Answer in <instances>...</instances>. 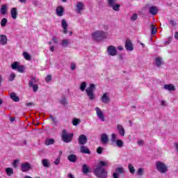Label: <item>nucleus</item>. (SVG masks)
I'll return each instance as SVG.
<instances>
[{"mask_svg":"<svg viewBox=\"0 0 178 178\" xmlns=\"http://www.w3.org/2000/svg\"><path fill=\"white\" fill-rule=\"evenodd\" d=\"M102 166H108V161H99L98 165H95L93 172L97 177L106 178L108 177V171Z\"/></svg>","mask_w":178,"mask_h":178,"instance_id":"f257e3e1","label":"nucleus"},{"mask_svg":"<svg viewBox=\"0 0 178 178\" xmlns=\"http://www.w3.org/2000/svg\"><path fill=\"white\" fill-rule=\"evenodd\" d=\"M92 37L95 41H102L108 38V33L104 31H96L92 33Z\"/></svg>","mask_w":178,"mask_h":178,"instance_id":"f03ea898","label":"nucleus"},{"mask_svg":"<svg viewBox=\"0 0 178 178\" xmlns=\"http://www.w3.org/2000/svg\"><path fill=\"white\" fill-rule=\"evenodd\" d=\"M156 169L160 173H166L168 170V165L165 163L161 161L156 162Z\"/></svg>","mask_w":178,"mask_h":178,"instance_id":"7ed1b4c3","label":"nucleus"},{"mask_svg":"<svg viewBox=\"0 0 178 178\" xmlns=\"http://www.w3.org/2000/svg\"><path fill=\"white\" fill-rule=\"evenodd\" d=\"M61 137L64 143H72V140H73V133L67 134L66 129H63Z\"/></svg>","mask_w":178,"mask_h":178,"instance_id":"20e7f679","label":"nucleus"},{"mask_svg":"<svg viewBox=\"0 0 178 178\" xmlns=\"http://www.w3.org/2000/svg\"><path fill=\"white\" fill-rule=\"evenodd\" d=\"M95 90V85L94 83H90L89 87H88L86 90V92L90 99H95V96L94 95V90Z\"/></svg>","mask_w":178,"mask_h":178,"instance_id":"39448f33","label":"nucleus"},{"mask_svg":"<svg viewBox=\"0 0 178 178\" xmlns=\"http://www.w3.org/2000/svg\"><path fill=\"white\" fill-rule=\"evenodd\" d=\"M107 51L108 55L111 56H115V55H118V50L116 49V47L113 45L108 47Z\"/></svg>","mask_w":178,"mask_h":178,"instance_id":"423d86ee","label":"nucleus"},{"mask_svg":"<svg viewBox=\"0 0 178 178\" xmlns=\"http://www.w3.org/2000/svg\"><path fill=\"white\" fill-rule=\"evenodd\" d=\"M97 118H99V120L102 122H105V115H104V112L99 107L95 108Z\"/></svg>","mask_w":178,"mask_h":178,"instance_id":"0eeeda50","label":"nucleus"},{"mask_svg":"<svg viewBox=\"0 0 178 178\" xmlns=\"http://www.w3.org/2000/svg\"><path fill=\"white\" fill-rule=\"evenodd\" d=\"M78 141L80 145H85V144H87L88 141L87 136L86 135H80Z\"/></svg>","mask_w":178,"mask_h":178,"instance_id":"6e6552de","label":"nucleus"},{"mask_svg":"<svg viewBox=\"0 0 178 178\" xmlns=\"http://www.w3.org/2000/svg\"><path fill=\"white\" fill-rule=\"evenodd\" d=\"M31 169V165L29 163H24L21 165L22 172H29Z\"/></svg>","mask_w":178,"mask_h":178,"instance_id":"1a4fd4ad","label":"nucleus"},{"mask_svg":"<svg viewBox=\"0 0 178 178\" xmlns=\"http://www.w3.org/2000/svg\"><path fill=\"white\" fill-rule=\"evenodd\" d=\"M125 49L127 51H133L134 49L133 48V44L131 43V40L127 39L125 42Z\"/></svg>","mask_w":178,"mask_h":178,"instance_id":"9d476101","label":"nucleus"},{"mask_svg":"<svg viewBox=\"0 0 178 178\" xmlns=\"http://www.w3.org/2000/svg\"><path fill=\"white\" fill-rule=\"evenodd\" d=\"M61 27H63L64 34H67V30L69 28L67 27V22H66V19H62Z\"/></svg>","mask_w":178,"mask_h":178,"instance_id":"9b49d317","label":"nucleus"},{"mask_svg":"<svg viewBox=\"0 0 178 178\" xmlns=\"http://www.w3.org/2000/svg\"><path fill=\"white\" fill-rule=\"evenodd\" d=\"M117 130L118 131L120 136H121L122 137H124L125 131H124V128L123 127V125L118 124Z\"/></svg>","mask_w":178,"mask_h":178,"instance_id":"f8f14e48","label":"nucleus"},{"mask_svg":"<svg viewBox=\"0 0 178 178\" xmlns=\"http://www.w3.org/2000/svg\"><path fill=\"white\" fill-rule=\"evenodd\" d=\"M76 8L77 13H81V10H84V4L81 2H78Z\"/></svg>","mask_w":178,"mask_h":178,"instance_id":"ddd939ff","label":"nucleus"},{"mask_svg":"<svg viewBox=\"0 0 178 178\" xmlns=\"http://www.w3.org/2000/svg\"><path fill=\"white\" fill-rule=\"evenodd\" d=\"M63 12H65V9L62 6H58L56 9V13L57 16H63Z\"/></svg>","mask_w":178,"mask_h":178,"instance_id":"4468645a","label":"nucleus"},{"mask_svg":"<svg viewBox=\"0 0 178 178\" xmlns=\"http://www.w3.org/2000/svg\"><path fill=\"white\" fill-rule=\"evenodd\" d=\"M164 90H167L168 91H175L176 88H175V86L173 84H166L163 86Z\"/></svg>","mask_w":178,"mask_h":178,"instance_id":"2eb2a0df","label":"nucleus"},{"mask_svg":"<svg viewBox=\"0 0 178 178\" xmlns=\"http://www.w3.org/2000/svg\"><path fill=\"white\" fill-rule=\"evenodd\" d=\"M0 44L1 45H6L8 44V38L5 35H1L0 36Z\"/></svg>","mask_w":178,"mask_h":178,"instance_id":"dca6fc26","label":"nucleus"},{"mask_svg":"<svg viewBox=\"0 0 178 178\" xmlns=\"http://www.w3.org/2000/svg\"><path fill=\"white\" fill-rule=\"evenodd\" d=\"M102 100V102H104V104H108V102L111 101V99H109V96H108V93L103 94Z\"/></svg>","mask_w":178,"mask_h":178,"instance_id":"f3484780","label":"nucleus"},{"mask_svg":"<svg viewBox=\"0 0 178 178\" xmlns=\"http://www.w3.org/2000/svg\"><path fill=\"white\" fill-rule=\"evenodd\" d=\"M158 13V7L156 6H152L149 8V14L155 15Z\"/></svg>","mask_w":178,"mask_h":178,"instance_id":"a211bd4d","label":"nucleus"},{"mask_svg":"<svg viewBox=\"0 0 178 178\" xmlns=\"http://www.w3.org/2000/svg\"><path fill=\"white\" fill-rule=\"evenodd\" d=\"M81 152L82 154H91L90 149L84 145L81 146Z\"/></svg>","mask_w":178,"mask_h":178,"instance_id":"6ab92c4d","label":"nucleus"},{"mask_svg":"<svg viewBox=\"0 0 178 178\" xmlns=\"http://www.w3.org/2000/svg\"><path fill=\"white\" fill-rule=\"evenodd\" d=\"M108 138L106 134H103L101 137V141L102 144H106L108 143Z\"/></svg>","mask_w":178,"mask_h":178,"instance_id":"aec40b11","label":"nucleus"},{"mask_svg":"<svg viewBox=\"0 0 178 178\" xmlns=\"http://www.w3.org/2000/svg\"><path fill=\"white\" fill-rule=\"evenodd\" d=\"M10 13L13 19H16V18L17 17V9H16V8H12Z\"/></svg>","mask_w":178,"mask_h":178,"instance_id":"412c9836","label":"nucleus"},{"mask_svg":"<svg viewBox=\"0 0 178 178\" xmlns=\"http://www.w3.org/2000/svg\"><path fill=\"white\" fill-rule=\"evenodd\" d=\"M10 97L11 98V99H13V101H14L15 102H19V101H20V99L19 98V97H17V95H16V93L13 92L10 95Z\"/></svg>","mask_w":178,"mask_h":178,"instance_id":"4be33fe9","label":"nucleus"},{"mask_svg":"<svg viewBox=\"0 0 178 178\" xmlns=\"http://www.w3.org/2000/svg\"><path fill=\"white\" fill-rule=\"evenodd\" d=\"M19 66H20V63L15 61L11 64V69L16 70V69H19Z\"/></svg>","mask_w":178,"mask_h":178,"instance_id":"5701e85b","label":"nucleus"},{"mask_svg":"<svg viewBox=\"0 0 178 178\" xmlns=\"http://www.w3.org/2000/svg\"><path fill=\"white\" fill-rule=\"evenodd\" d=\"M6 12H8V7H6V5H2L0 10V13L1 15H6Z\"/></svg>","mask_w":178,"mask_h":178,"instance_id":"b1692460","label":"nucleus"},{"mask_svg":"<svg viewBox=\"0 0 178 178\" xmlns=\"http://www.w3.org/2000/svg\"><path fill=\"white\" fill-rule=\"evenodd\" d=\"M70 44V40L69 39H64L62 40L61 45L66 47Z\"/></svg>","mask_w":178,"mask_h":178,"instance_id":"393cba45","label":"nucleus"},{"mask_svg":"<svg viewBox=\"0 0 178 178\" xmlns=\"http://www.w3.org/2000/svg\"><path fill=\"white\" fill-rule=\"evenodd\" d=\"M89 170H90V168H88V165H87L86 164H83L82 165V172L83 173H84V175H87Z\"/></svg>","mask_w":178,"mask_h":178,"instance_id":"a878e982","label":"nucleus"},{"mask_svg":"<svg viewBox=\"0 0 178 178\" xmlns=\"http://www.w3.org/2000/svg\"><path fill=\"white\" fill-rule=\"evenodd\" d=\"M68 160L70 161V162H76V161H77V156H76V155L74 154H71L68 156Z\"/></svg>","mask_w":178,"mask_h":178,"instance_id":"bb28decb","label":"nucleus"},{"mask_svg":"<svg viewBox=\"0 0 178 178\" xmlns=\"http://www.w3.org/2000/svg\"><path fill=\"white\" fill-rule=\"evenodd\" d=\"M128 169L131 175H134V173H136V169H134V166H133V164L129 163L128 165Z\"/></svg>","mask_w":178,"mask_h":178,"instance_id":"cd10ccee","label":"nucleus"},{"mask_svg":"<svg viewBox=\"0 0 178 178\" xmlns=\"http://www.w3.org/2000/svg\"><path fill=\"white\" fill-rule=\"evenodd\" d=\"M55 140L54 139H46L44 141L45 145H52V144H54Z\"/></svg>","mask_w":178,"mask_h":178,"instance_id":"c85d7f7f","label":"nucleus"},{"mask_svg":"<svg viewBox=\"0 0 178 178\" xmlns=\"http://www.w3.org/2000/svg\"><path fill=\"white\" fill-rule=\"evenodd\" d=\"M42 163L44 168H49V161L47 159H44L42 161Z\"/></svg>","mask_w":178,"mask_h":178,"instance_id":"c756f323","label":"nucleus"},{"mask_svg":"<svg viewBox=\"0 0 178 178\" xmlns=\"http://www.w3.org/2000/svg\"><path fill=\"white\" fill-rule=\"evenodd\" d=\"M6 172L8 176H12V175H13V168H6Z\"/></svg>","mask_w":178,"mask_h":178,"instance_id":"7c9ffc66","label":"nucleus"},{"mask_svg":"<svg viewBox=\"0 0 178 178\" xmlns=\"http://www.w3.org/2000/svg\"><path fill=\"white\" fill-rule=\"evenodd\" d=\"M23 56L24 58V59H26V60H31V56H30V54H29V53L24 51L23 53Z\"/></svg>","mask_w":178,"mask_h":178,"instance_id":"2f4dec72","label":"nucleus"},{"mask_svg":"<svg viewBox=\"0 0 178 178\" xmlns=\"http://www.w3.org/2000/svg\"><path fill=\"white\" fill-rule=\"evenodd\" d=\"M156 66H161L162 65V58L160 57L156 58Z\"/></svg>","mask_w":178,"mask_h":178,"instance_id":"473e14b6","label":"nucleus"},{"mask_svg":"<svg viewBox=\"0 0 178 178\" xmlns=\"http://www.w3.org/2000/svg\"><path fill=\"white\" fill-rule=\"evenodd\" d=\"M115 143H116L117 147H119L120 148H122V147H123V140H117Z\"/></svg>","mask_w":178,"mask_h":178,"instance_id":"72a5a7b5","label":"nucleus"},{"mask_svg":"<svg viewBox=\"0 0 178 178\" xmlns=\"http://www.w3.org/2000/svg\"><path fill=\"white\" fill-rule=\"evenodd\" d=\"M81 120L79 118H74L72 120V124L74 126H77V124H79V123H80Z\"/></svg>","mask_w":178,"mask_h":178,"instance_id":"f704fd0d","label":"nucleus"},{"mask_svg":"<svg viewBox=\"0 0 178 178\" xmlns=\"http://www.w3.org/2000/svg\"><path fill=\"white\" fill-rule=\"evenodd\" d=\"M15 77H16V74L12 72L8 77V81H13V80H15Z\"/></svg>","mask_w":178,"mask_h":178,"instance_id":"c9c22d12","label":"nucleus"},{"mask_svg":"<svg viewBox=\"0 0 178 178\" xmlns=\"http://www.w3.org/2000/svg\"><path fill=\"white\" fill-rule=\"evenodd\" d=\"M6 23H8V19H6V18H3L1 22V27H5V26H6Z\"/></svg>","mask_w":178,"mask_h":178,"instance_id":"e433bc0d","label":"nucleus"},{"mask_svg":"<svg viewBox=\"0 0 178 178\" xmlns=\"http://www.w3.org/2000/svg\"><path fill=\"white\" fill-rule=\"evenodd\" d=\"M17 71L19 73H24V65H19Z\"/></svg>","mask_w":178,"mask_h":178,"instance_id":"4c0bfd02","label":"nucleus"},{"mask_svg":"<svg viewBox=\"0 0 178 178\" xmlns=\"http://www.w3.org/2000/svg\"><path fill=\"white\" fill-rule=\"evenodd\" d=\"M111 8H113V10H115V11L118 12L119 8H120V5L114 4L113 6H111Z\"/></svg>","mask_w":178,"mask_h":178,"instance_id":"58836bf2","label":"nucleus"},{"mask_svg":"<svg viewBox=\"0 0 178 178\" xmlns=\"http://www.w3.org/2000/svg\"><path fill=\"white\" fill-rule=\"evenodd\" d=\"M144 172H145L144 168H140L138 169V170L137 172V175L138 176H143V175H144Z\"/></svg>","mask_w":178,"mask_h":178,"instance_id":"ea45409f","label":"nucleus"},{"mask_svg":"<svg viewBox=\"0 0 178 178\" xmlns=\"http://www.w3.org/2000/svg\"><path fill=\"white\" fill-rule=\"evenodd\" d=\"M86 87H87V85L86 84V82H82L81 83L80 90L82 91H84Z\"/></svg>","mask_w":178,"mask_h":178,"instance_id":"a19ab883","label":"nucleus"},{"mask_svg":"<svg viewBox=\"0 0 178 178\" xmlns=\"http://www.w3.org/2000/svg\"><path fill=\"white\" fill-rule=\"evenodd\" d=\"M138 15L134 13V14H133V15L131 17V20L132 22H136V19H138Z\"/></svg>","mask_w":178,"mask_h":178,"instance_id":"79ce46f5","label":"nucleus"},{"mask_svg":"<svg viewBox=\"0 0 178 178\" xmlns=\"http://www.w3.org/2000/svg\"><path fill=\"white\" fill-rule=\"evenodd\" d=\"M117 137H116V134H111V141L112 143H115L118 140H116Z\"/></svg>","mask_w":178,"mask_h":178,"instance_id":"37998d69","label":"nucleus"},{"mask_svg":"<svg viewBox=\"0 0 178 178\" xmlns=\"http://www.w3.org/2000/svg\"><path fill=\"white\" fill-rule=\"evenodd\" d=\"M116 1L118 0H108V5H110V6H113L115 3H116Z\"/></svg>","mask_w":178,"mask_h":178,"instance_id":"c03bdc74","label":"nucleus"},{"mask_svg":"<svg viewBox=\"0 0 178 178\" xmlns=\"http://www.w3.org/2000/svg\"><path fill=\"white\" fill-rule=\"evenodd\" d=\"M151 29H152V34H156V28L154 25H151Z\"/></svg>","mask_w":178,"mask_h":178,"instance_id":"a18cd8bd","label":"nucleus"},{"mask_svg":"<svg viewBox=\"0 0 178 178\" xmlns=\"http://www.w3.org/2000/svg\"><path fill=\"white\" fill-rule=\"evenodd\" d=\"M60 102L62 105H66V104H67V100L66 98L63 97L62 99H60Z\"/></svg>","mask_w":178,"mask_h":178,"instance_id":"49530a36","label":"nucleus"},{"mask_svg":"<svg viewBox=\"0 0 178 178\" xmlns=\"http://www.w3.org/2000/svg\"><path fill=\"white\" fill-rule=\"evenodd\" d=\"M116 172L120 174L124 173V170H123V168H118L116 169Z\"/></svg>","mask_w":178,"mask_h":178,"instance_id":"de8ad7c7","label":"nucleus"},{"mask_svg":"<svg viewBox=\"0 0 178 178\" xmlns=\"http://www.w3.org/2000/svg\"><path fill=\"white\" fill-rule=\"evenodd\" d=\"M54 163L55 165H59V163H60V156H58L57 159H56Z\"/></svg>","mask_w":178,"mask_h":178,"instance_id":"09e8293b","label":"nucleus"},{"mask_svg":"<svg viewBox=\"0 0 178 178\" xmlns=\"http://www.w3.org/2000/svg\"><path fill=\"white\" fill-rule=\"evenodd\" d=\"M45 80H46L47 83H49V81H51V80H52V76L47 75Z\"/></svg>","mask_w":178,"mask_h":178,"instance_id":"8fccbe9b","label":"nucleus"},{"mask_svg":"<svg viewBox=\"0 0 178 178\" xmlns=\"http://www.w3.org/2000/svg\"><path fill=\"white\" fill-rule=\"evenodd\" d=\"M170 24H171V26H172L173 27H175L176 26V21H175V19H170L169 21Z\"/></svg>","mask_w":178,"mask_h":178,"instance_id":"3c124183","label":"nucleus"},{"mask_svg":"<svg viewBox=\"0 0 178 178\" xmlns=\"http://www.w3.org/2000/svg\"><path fill=\"white\" fill-rule=\"evenodd\" d=\"M50 118L51 119L52 122H54V123H58V120H56V118L54 117V115H51Z\"/></svg>","mask_w":178,"mask_h":178,"instance_id":"603ef678","label":"nucleus"},{"mask_svg":"<svg viewBox=\"0 0 178 178\" xmlns=\"http://www.w3.org/2000/svg\"><path fill=\"white\" fill-rule=\"evenodd\" d=\"M103 149L102 147H99L97 149V154H102Z\"/></svg>","mask_w":178,"mask_h":178,"instance_id":"864d4df0","label":"nucleus"},{"mask_svg":"<svg viewBox=\"0 0 178 178\" xmlns=\"http://www.w3.org/2000/svg\"><path fill=\"white\" fill-rule=\"evenodd\" d=\"M32 88H33L34 92H35V91H37V90H38V85L34 84V86H32Z\"/></svg>","mask_w":178,"mask_h":178,"instance_id":"5fc2aeb1","label":"nucleus"},{"mask_svg":"<svg viewBox=\"0 0 178 178\" xmlns=\"http://www.w3.org/2000/svg\"><path fill=\"white\" fill-rule=\"evenodd\" d=\"M17 163H19V160H15L13 162L14 168H17Z\"/></svg>","mask_w":178,"mask_h":178,"instance_id":"6e6d98bb","label":"nucleus"},{"mask_svg":"<svg viewBox=\"0 0 178 178\" xmlns=\"http://www.w3.org/2000/svg\"><path fill=\"white\" fill-rule=\"evenodd\" d=\"M76 69V64L74 63H71V70H74Z\"/></svg>","mask_w":178,"mask_h":178,"instance_id":"4d7b16f0","label":"nucleus"},{"mask_svg":"<svg viewBox=\"0 0 178 178\" xmlns=\"http://www.w3.org/2000/svg\"><path fill=\"white\" fill-rule=\"evenodd\" d=\"M33 105H34V103L33 102H29L26 104V106H33Z\"/></svg>","mask_w":178,"mask_h":178,"instance_id":"13d9d810","label":"nucleus"},{"mask_svg":"<svg viewBox=\"0 0 178 178\" xmlns=\"http://www.w3.org/2000/svg\"><path fill=\"white\" fill-rule=\"evenodd\" d=\"M113 176L114 178H119V175H118V173H116V172H114L113 174Z\"/></svg>","mask_w":178,"mask_h":178,"instance_id":"bf43d9fd","label":"nucleus"},{"mask_svg":"<svg viewBox=\"0 0 178 178\" xmlns=\"http://www.w3.org/2000/svg\"><path fill=\"white\" fill-rule=\"evenodd\" d=\"M138 145H143V144H144V141L143 140H138Z\"/></svg>","mask_w":178,"mask_h":178,"instance_id":"052dcab7","label":"nucleus"},{"mask_svg":"<svg viewBox=\"0 0 178 178\" xmlns=\"http://www.w3.org/2000/svg\"><path fill=\"white\" fill-rule=\"evenodd\" d=\"M52 40H53V41H54V42L55 44H56V42H58V39H57L56 37H54V38H52Z\"/></svg>","mask_w":178,"mask_h":178,"instance_id":"680f3d73","label":"nucleus"},{"mask_svg":"<svg viewBox=\"0 0 178 178\" xmlns=\"http://www.w3.org/2000/svg\"><path fill=\"white\" fill-rule=\"evenodd\" d=\"M50 51L51 52H54L55 51V47H54V46L50 47Z\"/></svg>","mask_w":178,"mask_h":178,"instance_id":"e2e57ef3","label":"nucleus"},{"mask_svg":"<svg viewBox=\"0 0 178 178\" xmlns=\"http://www.w3.org/2000/svg\"><path fill=\"white\" fill-rule=\"evenodd\" d=\"M29 84V87H33L34 86L33 82L32 81H30Z\"/></svg>","mask_w":178,"mask_h":178,"instance_id":"0e129e2a","label":"nucleus"},{"mask_svg":"<svg viewBox=\"0 0 178 178\" xmlns=\"http://www.w3.org/2000/svg\"><path fill=\"white\" fill-rule=\"evenodd\" d=\"M118 49L119 51H123V47H122V46H118Z\"/></svg>","mask_w":178,"mask_h":178,"instance_id":"69168bd1","label":"nucleus"},{"mask_svg":"<svg viewBox=\"0 0 178 178\" xmlns=\"http://www.w3.org/2000/svg\"><path fill=\"white\" fill-rule=\"evenodd\" d=\"M175 38L176 40H178V32H175Z\"/></svg>","mask_w":178,"mask_h":178,"instance_id":"338daca9","label":"nucleus"},{"mask_svg":"<svg viewBox=\"0 0 178 178\" xmlns=\"http://www.w3.org/2000/svg\"><path fill=\"white\" fill-rule=\"evenodd\" d=\"M68 177L69 178H75L74 176H73V175H72V174H69Z\"/></svg>","mask_w":178,"mask_h":178,"instance_id":"774afa93","label":"nucleus"}]
</instances>
